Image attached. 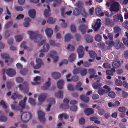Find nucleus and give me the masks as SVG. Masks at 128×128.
I'll return each mask as SVG.
<instances>
[{
  "mask_svg": "<svg viewBox=\"0 0 128 128\" xmlns=\"http://www.w3.org/2000/svg\"><path fill=\"white\" fill-rule=\"evenodd\" d=\"M76 58L75 54L72 53L70 54L69 58L68 60L70 62H72Z\"/></svg>",
  "mask_w": 128,
  "mask_h": 128,
  "instance_id": "39",
  "label": "nucleus"
},
{
  "mask_svg": "<svg viewBox=\"0 0 128 128\" xmlns=\"http://www.w3.org/2000/svg\"><path fill=\"white\" fill-rule=\"evenodd\" d=\"M85 123V120L84 118L82 117L79 119V123L80 125H84Z\"/></svg>",
  "mask_w": 128,
  "mask_h": 128,
  "instance_id": "62",
  "label": "nucleus"
},
{
  "mask_svg": "<svg viewBox=\"0 0 128 128\" xmlns=\"http://www.w3.org/2000/svg\"><path fill=\"white\" fill-rule=\"evenodd\" d=\"M55 96L58 98H61L63 97V92L62 91L59 90L58 92H56Z\"/></svg>",
  "mask_w": 128,
  "mask_h": 128,
  "instance_id": "33",
  "label": "nucleus"
},
{
  "mask_svg": "<svg viewBox=\"0 0 128 128\" xmlns=\"http://www.w3.org/2000/svg\"><path fill=\"white\" fill-rule=\"evenodd\" d=\"M81 70L80 68H77L74 69L72 70V73L74 74H76L80 72V70Z\"/></svg>",
  "mask_w": 128,
  "mask_h": 128,
  "instance_id": "46",
  "label": "nucleus"
},
{
  "mask_svg": "<svg viewBox=\"0 0 128 128\" xmlns=\"http://www.w3.org/2000/svg\"><path fill=\"white\" fill-rule=\"evenodd\" d=\"M95 11L96 14L98 16H103L104 14L103 12H101V9L99 8H96L95 9Z\"/></svg>",
  "mask_w": 128,
  "mask_h": 128,
  "instance_id": "19",
  "label": "nucleus"
},
{
  "mask_svg": "<svg viewBox=\"0 0 128 128\" xmlns=\"http://www.w3.org/2000/svg\"><path fill=\"white\" fill-rule=\"evenodd\" d=\"M50 46L48 43H46L44 44L43 46V50H40L41 52H47L49 50Z\"/></svg>",
  "mask_w": 128,
  "mask_h": 128,
  "instance_id": "25",
  "label": "nucleus"
},
{
  "mask_svg": "<svg viewBox=\"0 0 128 128\" xmlns=\"http://www.w3.org/2000/svg\"><path fill=\"white\" fill-rule=\"evenodd\" d=\"M115 88L116 90L119 92L120 91H121L122 93V96L123 98H126L128 96V93L123 90H122L121 88L118 87H116Z\"/></svg>",
  "mask_w": 128,
  "mask_h": 128,
  "instance_id": "20",
  "label": "nucleus"
},
{
  "mask_svg": "<svg viewBox=\"0 0 128 128\" xmlns=\"http://www.w3.org/2000/svg\"><path fill=\"white\" fill-rule=\"evenodd\" d=\"M29 16L32 18H34L36 16V11L35 10L32 9L30 10L28 12Z\"/></svg>",
  "mask_w": 128,
  "mask_h": 128,
  "instance_id": "22",
  "label": "nucleus"
},
{
  "mask_svg": "<svg viewBox=\"0 0 128 128\" xmlns=\"http://www.w3.org/2000/svg\"><path fill=\"white\" fill-rule=\"evenodd\" d=\"M88 72L90 74L89 76L90 78H96L98 76L97 75H95L96 74V71L94 69H89L88 70Z\"/></svg>",
  "mask_w": 128,
  "mask_h": 128,
  "instance_id": "8",
  "label": "nucleus"
},
{
  "mask_svg": "<svg viewBox=\"0 0 128 128\" xmlns=\"http://www.w3.org/2000/svg\"><path fill=\"white\" fill-rule=\"evenodd\" d=\"M45 32L48 37H51L52 36L53 33L52 30L49 28H48L46 29Z\"/></svg>",
  "mask_w": 128,
  "mask_h": 128,
  "instance_id": "23",
  "label": "nucleus"
},
{
  "mask_svg": "<svg viewBox=\"0 0 128 128\" xmlns=\"http://www.w3.org/2000/svg\"><path fill=\"white\" fill-rule=\"evenodd\" d=\"M69 106L68 104H61L60 106V108H62L64 109H66L68 108Z\"/></svg>",
  "mask_w": 128,
  "mask_h": 128,
  "instance_id": "45",
  "label": "nucleus"
},
{
  "mask_svg": "<svg viewBox=\"0 0 128 128\" xmlns=\"http://www.w3.org/2000/svg\"><path fill=\"white\" fill-rule=\"evenodd\" d=\"M25 22L24 23V26L25 27H27L30 25L29 22L31 21L30 19L29 18H26L24 19Z\"/></svg>",
  "mask_w": 128,
  "mask_h": 128,
  "instance_id": "35",
  "label": "nucleus"
},
{
  "mask_svg": "<svg viewBox=\"0 0 128 128\" xmlns=\"http://www.w3.org/2000/svg\"><path fill=\"white\" fill-rule=\"evenodd\" d=\"M96 82H94L92 84V86L93 88L94 89H97L100 88L102 84L100 82V80L98 79V78Z\"/></svg>",
  "mask_w": 128,
  "mask_h": 128,
  "instance_id": "11",
  "label": "nucleus"
},
{
  "mask_svg": "<svg viewBox=\"0 0 128 128\" xmlns=\"http://www.w3.org/2000/svg\"><path fill=\"white\" fill-rule=\"evenodd\" d=\"M119 20L122 22L123 21L122 17L121 14H117L113 16V20L114 22H118Z\"/></svg>",
  "mask_w": 128,
  "mask_h": 128,
  "instance_id": "15",
  "label": "nucleus"
},
{
  "mask_svg": "<svg viewBox=\"0 0 128 128\" xmlns=\"http://www.w3.org/2000/svg\"><path fill=\"white\" fill-rule=\"evenodd\" d=\"M102 37L100 35L98 34L96 35L95 37V40L98 42H100L102 40Z\"/></svg>",
  "mask_w": 128,
  "mask_h": 128,
  "instance_id": "51",
  "label": "nucleus"
},
{
  "mask_svg": "<svg viewBox=\"0 0 128 128\" xmlns=\"http://www.w3.org/2000/svg\"><path fill=\"white\" fill-rule=\"evenodd\" d=\"M48 9H46L44 12V14L45 17L46 18H47L50 16L49 14V12L50 10V8L48 5H47Z\"/></svg>",
  "mask_w": 128,
  "mask_h": 128,
  "instance_id": "32",
  "label": "nucleus"
},
{
  "mask_svg": "<svg viewBox=\"0 0 128 128\" xmlns=\"http://www.w3.org/2000/svg\"><path fill=\"white\" fill-rule=\"evenodd\" d=\"M84 112L86 115L89 116L94 114V110L92 108H88L85 109Z\"/></svg>",
  "mask_w": 128,
  "mask_h": 128,
  "instance_id": "16",
  "label": "nucleus"
},
{
  "mask_svg": "<svg viewBox=\"0 0 128 128\" xmlns=\"http://www.w3.org/2000/svg\"><path fill=\"white\" fill-rule=\"evenodd\" d=\"M67 50L70 51H73L74 50V47L73 45L69 44L67 47Z\"/></svg>",
  "mask_w": 128,
  "mask_h": 128,
  "instance_id": "48",
  "label": "nucleus"
},
{
  "mask_svg": "<svg viewBox=\"0 0 128 128\" xmlns=\"http://www.w3.org/2000/svg\"><path fill=\"white\" fill-rule=\"evenodd\" d=\"M126 110L127 109L126 108L123 106L119 107L118 108V111L121 112H126Z\"/></svg>",
  "mask_w": 128,
  "mask_h": 128,
  "instance_id": "58",
  "label": "nucleus"
},
{
  "mask_svg": "<svg viewBox=\"0 0 128 128\" xmlns=\"http://www.w3.org/2000/svg\"><path fill=\"white\" fill-rule=\"evenodd\" d=\"M10 106L12 109L14 110L18 111L20 110V108L18 106H16L13 104H11Z\"/></svg>",
  "mask_w": 128,
  "mask_h": 128,
  "instance_id": "38",
  "label": "nucleus"
},
{
  "mask_svg": "<svg viewBox=\"0 0 128 128\" xmlns=\"http://www.w3.org/2000/svg\"><path fill=\"white\" fill-rule=\"evenodd\" d=\"M23 38V36L22 35H17L15 36V39L17 42H19L22 40Z\"/></svg>",
  "mask_w": 128,
  "mask_h": 128,
  "instance_id": "47",
  "label": "nucleus"
},
{
  "mask_svg": "<svg viewBox=\"0 0 128 128\" xmlns=\"http://www.w3.org/2000/svg\"><path fill=\"white\" fill-rule=\"evenodd\" d=\"M78 79V77L77 76H72L71 78V81H72L74 82H77Z\"/></svg>",
  "mask_w": 128,
  "mask_h": 128,
  "instance_id": "63",
  "label": "nucleus"
},
{
  "mask_svg": "<svg viewBox=\"0 0 128 128\" xmlns=\"http://www.w3.org/2000/svg\"><path fill=\"white\" fill-rule=\"evenodd\" d=\"M19 105L22 109H23L25 106L26 103L23 102L22 100L19 102Z\"/></svg>",
  "mask_w": 128,
  "mask_h": 128,
  "instance_id": "57",
  "label": "nucleus"
},
{
  "mask_svg": "<svg viewBox=\"0 0 128 128\" xmlns=\"http://www.w3.org/2000/svg\"><path fill=\"white\" fill-rule=\"evenodd\" d=\"M38 119L40 122L44 123L46 121L45 113L40 110L38 111Z\"/></svg>",
  "mask_w": 128,
  "mask_h": 128,
  "instance_id": "3",
  "label": "nucleus"
},
{
  "mask_svg": "<svg viewBox=\"0 0 128 128\" xmlns=\"http://www.w3.org/2000/svg\"><path fill=\"white\" fill-rule=\"evenodd\" d=\"M40 78L38 76H37L34 78V82H32V85H35L37 84H39V82H37L40 81Z\"/></svg>",
  "mask_w": 128,
  "mask_h": 128,
  "instance_id": "44",
  "label": "nucleus"
},
{
  "mask_svg": "<svg viewBox=\"0 0 128 128\" xmlns=\"http://www.w3.org/2000/svg\"><path fill=\"white\" fill-rule=\"evenodd\" d=\"M86 40V42L88 43H92L93 41V38L92 37L88 35L85 36Z\"/></svg>",
  "mask_w": 128,
  "mask_h": 128,
  "instance_id": "30",
  "label": "nucleus"
},
{
  "mask_svg": "<svg viewBox=\"0 0 128 128\" xmlns=\"http://www.w3.org/2000/svg\"><path fill=\"white\" fill-rule=\"evenodd\" d=\"M80 72L82 76H85L87 73V70L86 68H82L80 70Z\"/></svg>",
  "mask_w": 128,
  "mask_h": 128,
  "instance_id": "43",
  "label": "nucleus"
},
{
  "mask_svg": "<svg viewBox=\"0 0 128 128\" xmlns=\"http://www.w3.org/2000/svg\"><path fill=\"white\" fill-rule=\"evenodd\" d=\"M49 42L50 45L53 46H56L57 47L60 46V44L58 43L56 44L54 40H50L49 41Z\"/></svg>",
  "mask_w": 128,
  "mask_h": 128,
  "instance_id": "37",
  "label": "nucleus"
},
{
  "mask_svg": "<svg viewBox=\"0 0 128 128\" xmlns=\"http://www.w3.org/2000/svg\"><path fill=\"white\" fill-rule=\"evenodd\" d=\"M100 23L97 24V22L96 23L95 25L93 26H92V28L93 29H94V31L95 32L98 31V30L100 27Z\"/></svg>",
  "mask_w": 128,
  "mask_h": 128,
  "instance_id": "36",
  "label": "nucleus"
},
{
  "mask_svg": "<svg viewBox=\"0 0 128 128\" xmlns=\"http://www.w3.org/2000/svg\"><path fill=\"white\" fill-rule=\"evenodd\" d=\"M88 54L90 58L94 59L97 56V54L95 52L92 50L88 52Z\"/></svg>",
  "mask_w": 128,
  "mask_h": 128,
  "instance_id": "34",
  "label": "nucleus"
},
{
  "mask_svg": "<svg viewBox=\"0 0 128 128\" xmlns=\"http://www.w3.org/2000/svg\"><path fill=\"white\" fill-rule=\"evenodd\" d=\"M32 117L31 114L29 112H23L21 116V118L22 121L24 123L29 120Z\"/></svg>",
  "mask_w": 128,
  "mask_h": 128,
  "instance_id": "2",
  "label": "nucleus"
},
{
  "mask_svg": "<svg viewBox=\"0 0 128 128\" xmlns=\"http://www.w3.org/2000/svg\"><path fill=\"white\" fill-rule=\"evenodd\" d=\"M58 117L60 120H62L63 118L64 119H67L69 117L67 114L66 113H65L59 114Z\"/></svg>",
  "mask_w": 128,
  "mask_h": 128,
  "instance_id": "21",
  "label": "nucleus"
},
{
  "mask_svg": "<svg viewBox=\"0 0 128 128\" xmlns=\"http://www.w3.org/2000/svg\"><path fill=\"white\" fill-rule=\"evenodd\" d=\"M61 2V0H56L53 4L54 6L55 7L57 5L58 6L60 4Z\"/></svg>",
  "mask_w": 128,
  "mask_h": 128,
  "instance_id": "59",
  "label": "nucleus"
},
{
  "mask_svg": "<svg viewBox=\"0 0 128 128\" xmlns=\"http://www.w3.org/2000/svg\"><path fill=\"white\" fill-rule=\"evenodd\" d=\"M112 21V20H110L109 18H105V24L106 25H109L111 24Z\"/></svg>",
  "mask_w": 128,
  "mask_h": 128,
  "instance_id": "49",
  "label": "nucleus"
},
{
  "mask_svg": "<svg viewBox=\"0 0 128 128\" xmlns=\"http://www.w3.org/2000/svg\"><path fill=\"white\" fill-rule=\"evenodd\" d=\"M47 96L46 94L43 93L41 94L39 96L38 100L39 101L42 102L44 101Z\"/></svg>",
  "mask_w": 128,
  "mask_h": 128,
  "instance_id": "24",
  "label": "nucleus"
},
{
  "mask_svg": "<svg viewBox=\"0 0 128 128\" xmlns=\"http://www.w3.org/2000/svg\"><path fill=\"white\" fill-rule=\"evenodd\" d=\"M73 38L72 36L70 34H66L64 36V41L65 42H67L70 40L71 38Z\"/></svg>",
  "mask_w": 128,
  "mask_h": 128,
  "instance_id": "29",
  "label": "nucleus"
},
{
  "mask_svg": "<svg viewBox=\"0 0 128 128\" xmlns=\"http://www.w3.org/2000/svg\"><path fill=\"white\" fill-rule=\"evenodd\" d=\"M103 66L105 68H110L111 67V65L108 63H105L103 64Z\"/></svg>",
  "mask_w": 128,
  "mask_h": 128,
  "instance_id": "54",
  "label": "nucleus"
},
{
  "mask_svg": "<svg viewBox=\"0 0 128 128\" xmlns=\"http://www.w3.org/2000/svg\"><path fill=\"white\" fill-rule=\"evenodd\" d=\"M7 74L10 77H13L15 76L16 73V70L12 68H9L6 71Z\"/></svg>",
  "mask_w": 128,
  "mask_h": 128,
  "instance_id": "9",
  "label": "nucleus"
},
{
  "mask_svg": "<svg viewBox=\"0 0 128 128\" xmlns=\"http://www.w3.org/2000/svg\"><path fill=\"white\" fill-rule=\"evenodd\" d=\"M16 82L18 83H21L23 81V78L21 77H17L16 79Z\"/></svg>",
  "mask_w": 128,
  "mask_h": 128,
  "instance_id": "53",
  "label": "nucleus"
},
{
  "mask_svg": "<svg viewBox=\"0 0 128 128\" xmlns=\"http://www.w3.org/2000/svg\"><path fill=\"white\" fill-rule=\"evenodd\" d=\"M123 42L124 44L128 47V40L125 38H123L122 39Z\"/></svg>",
  "mask_w": 128,
  "mask_h": 128,
  "instance_id": "64",
  "label": "nucleus"
},
{
  "mask_svg": "<svg viewBox=\"0 0 128 128\" xmlns=\"http://www.w3.org/2000/svg\"><path fill=\"white\" fill-rule=\"evenodd\" d=\"M105 91V90L104 89H100L98 90V93L100 95H102L104 93H106Z\"/></svg>",
  "mask_w": 128,
  "mask_h": 128,
  "instance_id": "50",
  "label": "nucleus"
},
{
  "mask_svg": "<svg viewBox=\"0 0 128 128\" xmlns=\"http://www.w3.org/2000/svg\"><path fill=\"white\" fill-rule=\"evenodd\" d=\"M73 13L75 16H78L80 14V12L79 10L76 8L74 10Z\"/></svg>",
  "mask_w": 128,
  "mask_h": 128,
  "instance_id": "61",
  "label": "nucleus"
},
{
  "mask_svg": "<svg viewBox=\"0 0 128 128\" xmlns=\"http://www.w3.org/2000/svg\"><path fill=\"white\" fill-rule=\"evenodd\" d=\"M115 81L116 84L118 86H121L122 85V82L120 80H118V79H116Z\"/></svg>",
  "mask_w": 128,
  "mask_h": 128,
  "instance_id": "52",
  "label": "nucleus"
},
{
  "mask_svg": "<svg viewBox=\"0 0 128 128\" xmlns=\"http://www.w3.org/2000/svg\"><path fill=\"white\" fill-rule=\"evenodd\" d=\"M56 52L54 51H51L50 53V57L54 58V62H56L58 58V57L56 56Z\"/></svg>",
  "mask_w": 128,
  "mask_h": 128,
  "instance_id": "12",
  "label": "nucleus"
},
{
  "mask_svg": "<svg viewBox=\"0 0 128 128\" xmlns=\"http://www.w3.org/2000/svg\"><path fill=\"white\" fill-rule=\"evenodd\" d=\"M36 64L34 67V69L39 68L41 66V65L43 64L42 60L39 58H37L36 59Z\"/></svg>",
  "mask_w": 128,
  "mask_h": 128,
  "instance_id": "18",
  "label": "nucleus"
},
{
  "mask_svg": "<svg viewBox=\"0 0 128 128\" xmlns=\"http://www.w3.org/2000/svg\"><path fill=\"white\" fill-rule=\"evenodd\" d=\"M113 45L114 47L117 49L120 48L121 46L123 45L122 43L120 42L119 40H116L114 43L112 42V45Z\"/></svg>",
  "mask_w": 128,
  "mask_h": 128,
  "instance_id": "17",
  "label": "nucleus"
},
{
  "mask_svg": "<svg viewBox=\"0 0 128 128\" xmlns=\"http://www.w3.org/2000/svg\"><path fill=\"white\" fill-rule=\"evenodd\" d=\"M80 98L82 101L85 102H87L88 101L89 98L84 95H81L80 96Z\"/></svg>",
  "mask_w": 128,
  "mask_h": 128,
  "instance_id": "31",
  "label": "nucleus"
},
{
  "mask_svg": "<svg viewBox=\"0 0 128 128\" xmlns=\"http://www.w3.org/2000/svg\"><path fill=\"white\" fill-rule=\"evenodd\" d=\"M28 33L30 36L31 40H34L35 43L37 42L42 38V36L40 34H37L34 32L31 31H28Z\"/></svg>",
  "mask_w": 128,
  "mask_h": 128,
  "instance_id": "1",
  "label": "nucleus"
},
{
  "mask_svg": "<svg viewBox=\"0 0 128 128\" xmlns=\"http://www.w3.org/2000/svg\"><path fill=\"white\" fill-rule=\"evenodd\" d=\"M28 84L27 82H24L22 84V85L21 84H19L18 87L20 90H25L28 92Z\"/></svg>",
  "mask_w": 128,
  "mask_h": 128,
  "instance_id": "5",
  "label": "nucleus"
},
{
  "mask_svg": "<svg viewBox=\"0 0 128 128\" xmlns=\"http://www.w3.org/2000/svg\"><path fill=\"white\" fill-rule=\"evenodd\" d=\"M51 76L54 78L55 79H58L60 78L61 75L60 73L54 72L52 74Z\"/></svg>",
  "mask_w": 128,
  "mask_h": 128,
  "instance_id": "26",
  "label": "nucleus"
},
{
  "mask_svg": "<svg viewBox=\"0 0 128 128\" xmlns=\"http://www.w3.org/2000/svg\"><path fill=\"white\" fill-rule=\"evenodd\" d=\"M121 30L120 28L118 26L115 27L114 28V32L116 33H120Z\"/></svg>",
  "mask_w": 128,
  "mask_h": 128,
  "instance_id": "60",
  "label": "nucleus"
},
{
  "mask_svg": "<svg viewBox=\"0 0 128 128\" xmlns=\"http://www.w3.org/2000/svg\"><path fill=\"white\" fill-rule=\"evenodd\" d=\"M56 20L54 19L52 17L49 18L47 20V22L50 24H53L55 22Z\"/></svg>",
  "mask_w": 128,
  "mask_h": 128,
  "instance_id": "42",
  "label": "nucleus"
},
{
  "mask_svg": "<svg viewBox=\"0 0 128 128\" xmlns=\"http://www.w3.org/2000/svg\"><path fill=\"white\" fill-rule=\"evenodd\" d=\"M108 37L109 40L106 42V44H108V46H106L105 48L106 50H108L110 49L111 47L112 46V36L111 34L110 35L108 34Z\"/></svg>",
  "mask_w": 128,
  "mask_h": 128,
  "instance_id": "6",
  "label": "nucleus"
},
{
  "mask_svg": "<svg viewBox=\"0 0 128 128\" xmlns=\"http://www.w3.org/2000/svg\"><path fill=\"white\" fill-rule=\"evenodd\" d=\"M50 82H47L44 83L42 87L41 88L44 90H46L50 86Z\"/></svg>",
  "mask_w": 128,
  "mask_h": 128,
  "instance_id": "27",
  "label": "nucleus"
},
{
  "mask_svg": "<svg viewBox=\"0 0 128 128\" xmlns=\"http://www.w3.org/2000/svg\"><path fill=\"white\" fill-rule=\"evenodd\" d=\"M120 5L118 2L112 0V11L117 12L119 10Z\"/></svg>",
  "mask_w": 128,
  "mask_h": 128,
  "instance_id": "14",
  "label": "nucleus"
},
{
  "mask_svg": "<svg viewBox=\"0 0 128 128\" xmlns=\"http://www.w3.org/2000/svg\"><path fill=\"white\" fill-rule=\"evenodd\" d=\"M84 49L82 46H80L77 48V52L78 53V57L80 58L83 57L84 55Z\"/></svg>",
  "mask_w": 128,
  "mask_h": 128,
  "instance_id": "4",
  "label": "nucleus"
},
{
  "mask_svg": "<svg viewBox=\"0 0 128 128\" xmlns=\"http://www.w3.org/2000/svg\"><path fill=\"white\" fill-rule=\"evenodd\" d=\"M110 2H107L106 4V6L108 7L110 6L109 9L112 14V0H110Z\"/></svg>",
  "mask_w": 128,
  "mask_h": 128,
  "instance_id": "40",
  "label": "nucleus"
},
{
  "mask_svg": "<svg viewBox=\"0 0 128 128\" xmlns=\"http://www.w3.org/2000/svg\"><path fill=\"white\" fill-rule=\"evenodd\" d=\"M2 106V107L4 109H6L7 108V106L6 104L3 100L0 102V106Z\"/></svg>",
  "mask_w": 128,
  "mask_h": 128,
  "instance_id": "56",
  "label": "nucleus"
},
{
  "mask_svg": "<svg viewBox=\"0 0 128 128\" xmlns=\"http://www.w3.org/2000/svg\"><path fill=\"white\" fill-rule=\"evenodd\" d=\"M1 56L3 59H8L10 58L9 55L6 53H2L1 54Z\"/></svg>",
  "mask_w": 128,
  "mask_h": 128,
  "instance_id": "41",
  "label": "nucleus"
},
{
  "mask_svg": "<svg viewBox=\"0 0 128 128\" xmlns=\"http://www.w3.org/2000/svg\"><path fill=\"white\" fill-rule=\"evenodd\" d=\"M120 62L117 56H115L114 58V62L112 63V67L114 68H117L120 66Z\"/></svg>",
  "mask_w": 128,
  "mask_h": 128,
  "instance_id": "7",
  "label": "nucleus"
},
{
  "mask_svg": "<svg viewBox=\"0 0 128 128\" xmlns=\"http://www.w3.org/2000/svg\"><path fill=\"white\" fill-rule=\"evenodd\" d=\"M64 82L62 80H59L57 82V87L59 89L62 88Z\"/></svg>",
  "mask_w": 128,
  "mask_h": 128,
  "instance_id": "28",
  "label": "nucleus"
},
{
  "mask_svg": "<svg viewBox=\"0 0 128 128\" xmlns=\"http://www.w3.org/2000/svg\"><path fill=\"white\" fill-rule=\"evenodd\" d=\"M87 28V26L84 24H80L78 27L79 30L82 34L86 32Z\"/></svg>",
  "mask_w": 128,
  "mask_h": 128,
  "instance_id": "10",
  "label": "nucleus"
},
{
  "mask_svg": "<svg viewBox=\"0 0 128 128\" xmlns=\"http://www.w3.org/2000/svg\"><path fill=\"white\" fill-rule=\"evenodd\" d=\"M48 101L49 102V104L47 106V108L46 109L47 111H48L50 110V108L52 104H54L55 103V100L54 98H50L48 99Z\"/></svg>",
  "mask_w": 128,
  "mask_h": 128,
  "instance_id": "13",
  "label": "nucleus"
},
{
  "mask_svg": "<svg viewBox=\"0 0 128 128\" xmlns=\"http://www.w3.org/2000/svg\"><path fill=\"white\" fill-rule=\"evenodd\" d=\"M24 17V15L22 14H19L16 17L15 20H19L23 18Z\"/></svg>",
  "mask_w": 128,
  "mask_h": 128,
  "instance_id": "55",
  "label": "nucleus"
}]
</instances>
